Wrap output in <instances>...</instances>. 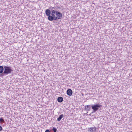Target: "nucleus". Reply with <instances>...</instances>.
<instances>
[{
	"mask_svg": "<svg viewBox=\"0 0 132 132\" xmlns=\"http://www.w3.org/2000/svg\"><path fill=\"white\" fill-rule=\"evenodd\" d=\"M91 107V105H87L85 106V107L86 110L87 111H89Z\"/></svg>",
	"mask_w": 132,
	"mask_h": 132,
	"instance_id": "7",
	"label": "nucleus"
},
{
	"mask_svg": "<svg viewBox=\"0 0 132 132\" xmlns=\"http://www.w3.org/2000/svg\"><path fill=\"white\" fill-rule=\"evenodd\" d=\"M51 12V14L53 17V18H52V19L51 21L61 19L62 18V13L58 12V11L52 10Z\"/></svg>",
	"mask_w": 132,
	"mask_h": 132,
	"instance_id": "1",
	"label": "nucleus"
},
{
	"mask_svg": "<svg viewBox=\"0 0 132 132\" xmlns=\"http://www.w3.org/2000/svg\"><path fill=\"white\" fill-rule=\"evenodd\" d=\"M64 117V115L63 114H62L60 115L59 117L57 118V120L58 121H60L61 119L63 118Z\"/></svg>",
	"mask_w": 132,
	"mask_h": 132,
	"instance_id": "8",
	"label": "nucleus"
},
{
	"mask_svg": "<svg viewBox=\"0 0 132 132\" xmlns=\"http://www.w3.org/2000/svg\"><path fill=\"white\" fill-rule=\"evenodd\" d=\"M4 67L2 66H0V73H2L3 72Z\"/></svg>",
	"mask_w": 132,
	"mask_h": 132,
	"instance_id": "9",
	"label": "nucleus"
},
{
	"mask_svg": "<svg viewBox=\"0 0 132 132\" xmlns=\"http://www.w3.org/2000/svg\"><path fill=\"white\" fill-rule=\"evenodd\" d=\"M5 122V121L2 118H0V123H3L4 122Z\"/></svg>",
	"mask_w": 132,
	"mask_h": 132,
	"instance_id": "11",
	"label": "nucleus"
},
{
	"mask_svg": "<svg viewBox=\"0 0 132 132\" xmlns=\"http://www.w3.org/2000/svg\"><path fill=\"white\" fill-rule=\"evenodd\" d=\"M102 105L99 104H95L92 105L91 107L93 110V111L91 112V114L97 111L99 109H100L102 107Z\"/></svg>",
	"mask_w": 132,
	"mask_h": 132,
	"instance_id": "3",
	"label": "nucleus"
},
{
	"mask_svg": "<svg viewBox=\"0 0 132 132\" xmlns=\"http://www.w3.org/2000/svg\"><path fill=\"white\" fill-rule=\"evenodd\" d=\"M52 130L54 131V132H56L57 130L56 128L54 127H53L52 129Z\"/></svg>",
	"mask_w": 132,
	"mask_h": 132,
	"instance_id": "12",
	"label": "nucleus"
},
{
	"mask_svg": "<svg viewBox=\"0 0 132 132\" xmlns=\"http://www.w3.org/2000/svg\"><path fill=\"white\" fill-rule=\"evenodd\" d=\"M67 94L69 96H70L72 94L73 91H66Z\"/></svg>",
	"mask_w": 132,
	"mask_h": 132,
	"instance_id": "10",
	"label": "nucleus"
},
{
	"mask_svg": "<svg viewBox=\"0 0 132 132\" xmlns=\"http://www.w3.org/2000/svg\"><path fill=\"white\" fill-rule=\"evenodd\" d=\"M51 12L49 9H46L45 11V14L47 16H48V19L50 21H51V20L53 17L52 15H51Z\"/></svg>",
	"mask_w": 132,
	"mask_h": 132,
	"instance_id": "4",
	"label": "nucleus"
},
{
	"mask_svg": "<svg viewBox=\"0 0 132 132\" xmlns=\"http://www.w3.org/2000/svg\"><path fill=\"white\" fill-rule=\"evenodd\" d=\"M3 128L0 125V131L2 130Z\"/></svg>",
	"mask_w": 132,
	"mask_h": 132,
	"instance_id": "13",
	"label": "nucleus"
},
{
	"mask_svg": "<svg viewBox=\"0 0 132 132\" xmlns=\"http://www.w3.org/2000/svg\"><path fill=\"white\" fill-rule=\"evenodd\" d=\"M45 132H50V131L49 130L47 129L45 130Z\"/></svg>",
	"mask_w": 132,
	"mask_h": 132,
	"instance_id": "14",
	"label": "nucleus"
},
{
	"mask_svg": "<svg viewBox=\"0 0 132 132\" xmlns=\"http://www.w3.org/2000/svg\"><path fill=\"white\" fill-rule=\"evenodd\" d=\"M96 128L95 127L88 128V131L89 132H96Z\"/></svg>",
	"mask_w": 132,
	"mask_h": 132,
	"instance_id": "5",
	"label": "nucleus"
},
{
	"mask_svg": "<svg viewBox=\"0 0 132 132\" xmlns=\"http://www.w3.org/2000/svg\"><path fill=\"white\" fill-rule=\"evenodd\" d=\"M67 91H72V90L70 89H67Z\"/></svg>",
	"mask_w": 132,
	"mask_h": 132,
	"instance_id": "15",
	"label": "nucleus"
},
{
	"mask_svg": "<svg viewBox=\"0 0 132 132\" xmlns=\"http://www.w3.org/2000/svg\"><path fill=\"white\" fill-rule=\"evenodd\" d=\"M57 101L59 102H62L63 101V98L62 97H59L57 98Z\"/></svg>",
	"mask_w": 132,
	"mask_h": 132,
	"instance_id": "6",
	"label": "nucleus"
},
{
	"mask_svg": "<svg viewBox=\"0 0 132 132\" xmlns=\"http://www.w3.org/2000/svg\"><path fill=\"white\" fill-rule=\"evenodd\" d=\"M52 9H54V7H52Z\"/></svg>",
	"mask_w": 132,
	"mask_h": 132,
	"instance_id": "16",
	"label": "nucleus"
},
{
	"mask_svg": "<svg viewBox=\"0 0 132 132\" xmlns=\"http://www.w3.org/2000/svg\"><path fill=\"white\" fill-rule=\"evenodd\" d=\"M4 71L2 74V75L3 76L10 74L13 71V70L12 69L11 67H10L4 66Z\"/></svg>",
	"mask_w": 132,
	"mask_h": 132,
	"instance_id": "2",
	"label": "nucleus"
},
{
	"mask_svg": "<svg viewBox=\"0 0 132 132\" xmlns=\"http://www.w3.org/2000/svg\"><path fill=\"white\" fill-rule=\"evenodd\" d=\"M58 8H60V7H58Z\"/></svg>",
	"mask_w": 132,
	"mask_h": 132,
	"instance_id": "17",
	"label": "nucleus"
}]
</instances>
